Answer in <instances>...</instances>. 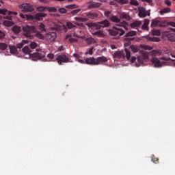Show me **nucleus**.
I'll return each mask as SVG.
<instances>
[{"label":"nucleus","instance_id":"nucleus-26","mask_svg":"<svg viewBox=\"0 0 175 175\" xmlns=\"http://www.w3.org/2000/svg\"><path fill=\"white\" fill-rule=\"evenodd\" d=\"M22 51L24 53V54H31V49H29V46H25L24 48H23Z\"/></svg>","mask_w":175,"mask_h":175},{"label":"nucleus","instance_id":"nucleus-11","mask_svg":"<svg viewBox=\"0 0 175 175\" xmlns=\"http://www.w3.org/2000/svg\"><path fill=\"white\" fill-rule=\"evenodd\" d=\"M45 38L46 40H50V42H54L57 39V33L54 31L49 32L45 35Z\"/></svg>","mask_w":175,"mask_h":175},{"label":"nucleus","instance_id":"nucleus-6","mask_svg":"<svg viewBox=\"0 0 175 175\" xmlns=\"http://www.w3.org/2000/svg\"><path fill=\"white\" fill-rule=\"evenodd\" d=\"M31 57L40 59V58L46 57V51L44 49H36V52L31 55Z\"/></svg>","mask_w":175,"mask_h":175},{"label":"nucleus","instance_id":"nucleus-61","mask_svg":"<svg viewBox=\"0 0 175 175\" xmlns=\"http://www.w3.org/2000/svg\"><path fill=\"white\" fill-rule=\"evenodd\" d=\"M6 12H8V10L6 9H1L0 8V14H6Z\"/></svg>","mask_w":175,"mask_h":175},{"label":"nucleus","instance_id":"nucleus-2","mask_svg":"<svg viewBox=\"0 0 175 175\" xmlns=\"http://www.w3.org/2000/svg\"><path fill=\"white\" fill-rule=\"evenodd\" d=\"M107 61H109V59L105 56L98 57L97 58L90 57V59H86L88 65L92 66L100 65V64H105V62H107Z\"/></svg>","mask_w":175,"mask_h":175},{"label":"nucleus","instance_id":"nucleus-18","mask_svg":"<svg viewBox=\"0 0 175 175\" xmlns=\"http://www.w3.org/2000/svg\"><path fill=\"white\" fill-rule=\"evenodd\" d=\"M165 36L167 38V39H168L170 40V42H175V33H167L165 34Z\"/></svg>","mask_w":175,"mask_h":175},{"label":"nucleus","instance_id":"nucleus-19","mask_svg":"<svg viewBox=\"0 0 175 175\" xmlns=\"http://www.w3.org/2000/svg\"><path fill=\"white\" fill-rule=\"evenodd\" d=\"M141 25H142V21H135L130 24V27L133 29L139 28V27H140Z\"/></svg>","mask_w":175,"mask_h":175},{"label":"nucleus","instance_id":"nucleus-44","mask_svg":"<svg viewBox=\"0 0 175 175\" xmlns=\"http://www.w3.org/2000/svg\"><path fill=\"white\" fill-rule=\"evenodd\" d=\"M5 49H8V44L0 42V50H5Z\"/></svg>","mask_w":175,"mask_h":175},{"label":"nucleus","instance_id":"nucleus-37","mask_svg":"<svg viewBox=\"0 0 175 175\" xmlns=\"http://www.w3.org/2000/svg\"><path fill=\"white\" fill-rule=\"evenodd\" d=\"M136 35V32L135 31H129L127 33H126L125 36L126 38H129L130 36H135Z\"/></svg>","mask_w":175,"mask_h":175},{"label":"nucleus","instance_id":"nucleus-13","mask_svg":"<svg viewBox=\"0 0 175 175\" xmlns=\"http://www.w3.org/2000/svg\"><path fill=\"white\" fill-rule=\"evenodd\" d=\"M124 57H125V55H124V51H118L115 52L113 55V58H114V59L124 58Z\"/></svg>","mask_w":175,"mask_h":175},{"label":"nucleus","instance_id":"nucleus-24","mask_svg":"<svg viewBox=\"0 0 175 175\" xmlns=\"http://www.w3.org/2000/svg\"><path fill=\"white\" fill-rule=\"evenodd\" d=\"M159 13L161 14V16H163V14L166 13H170V9L169 8H163L159 11Z\"/></svg>","mask_w":175,"mask_h":175},{"label":"nucleus","instance_id":"nucleus-50","mask_svg":"<svg viewBox=\"0 0 175 175\" xmlns=\"http://www.w3.org/2000/svg\"><path fill=\"white\" fill-rule=\"evenodd\" d=\"M124 51L126 53V58L129 60L131 58V53L126 49H124Z\"/></svg>","mask_w":175,"mask_h":175},{"label":"nucleus","instance_id":"nucleus-30","mask_svg":"<svg viewBox=\"0 0 175 175\" xmlns=\"http://www.w3.org/2000/svg\"><path fill=\"white\" fill-rule=\"evenodd\" d=\"M117 27H122L125 29L126 31H128V27H126V22H122L121 23H118L116 24Z\"/></svg>","mask_w":175,"mask_h":175},{"label":"nucleus","instance_id":"nucleus-4","mask_svg":"<svg viewBox=\"0 0 175 175\" xmlns=\"http://www.w3.org/2000/svg\"><path fill=\"white\" fill-rule=\"evenodd\" d=\"M19 9H21V12L23 13H29L31 12H33L35 8L33 5L29 3H25L18 5Z\"/></svg>","mask_w":175,"mask_h":175},{"label":"nucleus","instance_id":"nucleus-22","mask_svg":"<svg viewBox=\"0 0 175 175\" xmlns=\"http://www.w3.org/2000/svg\"><path fill=\"white\" fill-rule=\"evenodd\" d=\"M165 54H167V55H170L172 58H174L172 59H175V51L172 50L171 51H167L165 52Z\"/></svg>","mask_w":175,"mask_h":175},{"label":"nucleus","instance_id":"nucleus-51","mask_svg":"<svg viewBox=\"0 0 175 175\" xmlns=\"http://www.w3.org/2000/svg\"><path fill=\"white\" fill-rule=\"evenodd\" d=\"M25 17L27 18V20L29 21V20H35V16L31 15V14H26Z\"/></svg>","mask_w":175,"mask_h":175},{"label":"nucleus","instance_id":"nucleus-20","mask_svg":"<svg viewBox=\"0 0 175 175\" xmlns=\"http://www.w3.org/2000/svg\"><path fill=\"white\" fill-rule=\"evenodd\" d=\"M119 16H120V18H124V20H131V16H129V14L125 12L120 13Z\"/></svg>","mask_w":175,"mask_h":175},{"label":"nucleus","instance_id":"nucleus-63","mask_svg":"<svg viewBox=\"0 0 175 175\" xmlns=\"http://www.w3.org/2000/svg\"><path fill=\"white\" fill-rule=\"evenodd\" d=\"M161 68L162 66H167L169 65V63L167 62H161Z\"/></svg>","mask_w":175,"mask_h":175},{"label":"nucleus","instance_id":"nucleus-7","mask_svg":"<svg viewBox=\"0 0 175 175\" xmlns=\"http://www.w3.org/2000/svg\"><path fill=\"white\" fill-rule=\"evenodd\" d=\"M23 31L24 32V36L27 38H31V33L35 32V27L26 25L23 27Z\"/></svg>","mask_w":175,"mask_h":175},{"label":"nucleus","instance_id":"nucleus-32","mask_svg":"<svg viewBox=\"0 0 175 175\" xmlns=\"http://www.w3.org/2000/svg\"><path fill=\"white\" fill-rule=\"evenodd\" d=\"M92 55L94 54V47L89 48L88 50L85 52V55Z\"/></svg>","mask_w":175,"mask_h":175},{"label":"nucleus","instance_id":"nucleus-56","mask_svg":"<svg viewBox=\"0 0 175 175\" xmlns=\"http://www.w3.org/2000/svg\"><path fill=\"white\" fill-rule=\"evenodd\" d=\"M68 42H70V43H77V42H79V40H77V39H76V38H70V39H69V41Z\"/></svg>","mask_w":175,"mask_h":175},{"label":"nucleus","instance_id":"nucleus-48","mask_svg":"<svg viewBox=\"0 0 175 175\" xmlns=\"http://www.w3.org/2000/svg\"><path fill=\"white\" fill-rule=\"evenodd\" d=\"M39 29H40V31H42L43 32H46V28H45L44 24L40 23Z\"/></svg>","mask_w":175,"mask_h":175},{"label":"nucleus","instance_id":"nucleus-39","mask_svg":"<svg viewBox=\"0 0 175 175\" xmlns=\"http://www.w3.org/2000/svg\"><path fill=\"white\" fill-rule=\"evenodd\" d=\"M74 18L77 21H80V23H85V21H87V18H85L75 17Z\"/></svg>","mask_w":175,"mask_h":175},{"label":"nucleus","instance_id":"nucleus-10","mask_svg":"<svg viewBox=\"0 0 175 175\" xmlns=\"http://www.w3.org/2000/svg\"><path fill=\"white\" fill-rule=\"evenodd\" d=\"M86 25L89 27V29H90V31H98L100 29V25H99L98 22L86 23Z\"/></svg>","mask_w":175,"mask_h":175},{"label":"nucleus","instance_id":"nucleus-27","mask_svg":"<svg viewBox=\"0 0 175 175\" xmlns=\"http://www.w3.org/2000/svg\"><path fill=\"white\" fill-rule=\"evenodd\" d=\"M9 49L11 54H17V48L15 46H10Z\"/></svg>","mask_w":175,"mask_h":175},{"label":"nucleus","instance_id":"nucleus-17","mask_svg":"<svg viewBox=\"0 0 175 175\" xmlns=\"http://www.w3.org/2000/svg\"><path fill=\"white\" fill-rule=\"evenodd\" d=\"M47 14L46 13H38L34 16V20H38V21H42L43 20L42 17H46Z\"/></svg>","mask_w":175,"mask_h":175},{"label":"nucleus","instance_id":"nucleus-43","mask_svg":"<svg viewBox=\"0 0 175 175\" xmlns=\"http://www.w3.org/2000/svg\"><path fill=\"white\" fill-rule=\"evenodd\" d=\"M148 40H150V42H159L161 39L159 38H148Z\"/></svg>","mask_w":175,"mask_h":175},{"label":"nucleus","instance_id":"nucleus-15","mask_svg":"<svg viewBox=\"0 0 175 175\" xmlns=\"http://www.w3.org/2000/svg\"><path fill=\"white\" fill-rule=\"evenodd\" d=\"M98 25H100V28H107V27H110V23H109V21L104 20L103 21L98 22Z\"/></svg>","mask_w":175,"mask_h":175},{"label":"nucleus","instance_id":"nucleus-46","mask_svg":"<svg viewBox=\"0 0 175 175\" xmlns=\"http://www.w3.org/2000/svg\"><path fill=\"white\" fill-rule=\"evenodd\" d=\"M36 9L38 12H44V10L47 9V7L40 6V7H38Z\"/></svg>","mask_w":175,"mask_h":175},{"label":"nucleus","instance_id":"nucleus-23","mask_svg":"<svg viewBox=\"0 0 175 175\" xmlns=\"http://www.w3.org/2000/svg\"><path fill=\"white\" fill-rule=\"evenodd\" d=\"M85 41L88 44H95L96 43V40L93 38H86Z\"/></svg>","mask_w":175,"mask_h":175},{"label":"nucleus","instance_id":"nucleus-29","mask_svg":"<svg viewBox=\"0 0 175 175\" xmlns=\"http://www.w3.org/2000/svg\"><path fill=\"white\" fill-rule=\"evenodd\" d=\"M38 46H39V44L36 42H31L29 44V46L31 50H35V49H36Z\"/></svg>","mask_w":175,"mask_h":175},{"label":"nucleus","instance_id":"nucleus-49","mask_svg":"<svg viewBox=\"0 0 175 175\" xmlns=\"http://www.w3.org/2000/svg\"><path fill=\"white\" fill-rule=\"evenodd\" d=\"M160 59L161 61H175V59H173L172 58H170V57H161Z\"/></svg>","mask_w":175,"mask_h":175},{"label":"nucleus","instance_id":"nucleus-52","mask_svg":"<svg viewBox=\"0 0 175 175\" xmlns=\"http://www.w3.org/2000/svg\"><path fill=\"white\" fill-rule=\"evenodd\" d=\"M77 8H79V5L76 4H72L67 6L68 9H77Z\"/></svg>","mask_w":175,"mask_h":175},{"label":"nucleus","instance_id":"nucleus-36","mask_svg":"<svg viewBox=\"0 0 175 175\" xmlns=\"http://www.w3.org/2000/svg\"><path fill=\"white\" fill-rule=\"evenodd\" d=\"M3 25H5V27H12V25H13V22L10 21H4Z\"/></svg>","mask_w":175,"mask_h":175},{"label":"nucleus","instance_id":"nucleus-1","mask_svg":"<svg viewBox=\"0 0 175 175\" xmlns=\"http://www.w3.org/2000/svg\"><path fill=\"white\" fill-rule=\"evenodd\" d=\"M107 61H109V59L105 56L98 57L97 58L90 57V59H86L88 65L92 66L100 65V64H105V62H107Z\"/></svg>","mask_w":175,"mask_h":175},{"label":"nucleus","instance_id":"nucleus-64","mask_svg":"<svg viewBox=\"0 0 175 175\" xmlns=\"http://www.w3.org/2000/svg\"><path fill=\"white\" fill-rule=\"evenodd\" d=\"M168 25L170 27H174L175 28V23L174 22H169Z\"/></svg>","mask_w":175,"mask_h":175},{"label":"nucleus","instance_id":"nucleus-59","mask_svg":"<svg viewBox=\"0 0 175 175\" xmlns=\"http://www.w3.org/2000/svg\"><path fill=\"white\" fill-rule=\"evenodd\" d=\"M47 58L49 59H54V54L53 53H49L46 55Z\"/></svg>","mask_w":175,"mask_h":175},{"label":"nucleus","instance_id":"nucleus-14","mask_svg":"<svg viewBox=\"0 0 175 175\" xmlns=\"http://www.w3.org/2000/svg\"><path fill=\"white\" fill-rule=\"evenodd\" d=\"M85 16H87L88 18H91V20H95V18H97L98 15L96 12H85Z\"/></svg>","mask_w":175,"mask_h":175},{"label":"nucleus","instance_id":"nucleus-5","mask_svg":"<svg viewBox=\"0 0 175 175\" xmlns=\"http://www.w3.org/2000/svg\"><path fill=\"white\" fill-rule=\"evenodd\" d=\"M109 33L111 36H116V35L122 36V35L125 33V31H124L122 28L113 26L111 29L109 30Z\"/></svg>","mask_w":175,"mask_h":175},{"label":"nucleus","instance_id":"nucleus-38","mask_svg":"<svg viewBox=\"0 0 175 175\" xmlns=\"http://www.w3.org/2000/svg\"><path fill=\"white\" fill-rule=\"evenodd\" d=\"M139 47L141 49H143L144 50H148L149 51H150V50H152V47L148 45H140Z\"/></svg>","mask_w":175,"mask_h":175},{"label":"nucleus","instance_id":"nucleus-62","mask_svg":"<svg viewBox=\"0 0 175 175\" xmlns=\"http://www.w3.org/2000/svg\"><path fill=\"white\" fill-rule=\"evenodd\" d=\"M72 55L75 57L76 61L80 59V55L77 53H74Z\"/></svg>","mask_w":175,"mask_h":175},{"label":"nucleus","instance_id":"nucleus-55","mask_svg":"<svg viewBox=\"0 0 175 175\" xmlns=\"http://www.w3.org/2000/svg\"><path fill=\"white\" fill-rule=\"evenodd\" d=\"M80 12H81V9H77V10L72 11L70 12V14H73V15L77 14V13H80Z\"/></svg>","mask_w":175,"mask_h":175},{"label":"nucleus","instance_id":"nucleus-25","mask_svg":"<svg viewBox=\"0 0 175 175\" xmlns=\"http://www.w3.org/2000/svg\"><path fill=\"white\" fill-rule=\"evenodd\" d=\"M27 43H28V40H22L21 42L16 44V47H17V49H21V47H23V46H24V44H27Z\"/></svg>","mask_w":175,"mask_h":175},{"label":"nucleus","instance_id":"nucleus-35","mask_svg":"<svg viewBox=\"0 0 175 175\" xmlns=\"http://www.w3.org/2000/svg\"><path fill=\"white\" fill-rule=\"evenodd\" d=\"M130 49H131V51H133V53H137V51H139V46H137L131 45L130 46Z\"/></svg>","mask_w":175,"mask_h":175},{"label":"nucleus","instance_id":"nucleus-53","mask_svg":"<svg viewBox=\"0 0 175 175\" xmlns=\"http://www.w3.org/2000/svg\"><path fill=\"white\" fill-rule=\"evenodd\" d=\"M116 2L120 3V5H125V3H128V0H116Z\"/></svg>","mask_w":175,"mask_h":175},{"label":"nucleus","instance_id":"nucleus-3","mask_svg":"<svg viewBox=\"0 0 175 175\" xmlns=\"http://www.w3.org/2000/svg\"><path fill=\"white\" fill-rule=\"evenodd\" d=\"M139 53L142 56H138L137 57V62L135 64V66L139 68V66H142L143 64H144V61L147 62V61H150V58L148 57V53L146 51H139Z\"/></svg>","mask_w":175,"mask_h":175},{"label":"nucleus","instance_id":"nucleus-21","mask_svg":"<svg viewBox=\"0 0 175 175\" xmlns=\"http://www.w3.org/2000/svg\"><path fill=\"white\" fill-rule=\"evenodd\" d=\"M150 53L153 55V57H159V55L162 54V52L158 50H153Z\"/></svg>","mask_w":175,"mask_h":175},{"label":"nucleus","instance_id":"nucleus-47","mask_svg":"<svg viewBox=\"0 0 175 175\" xmlns=\"http://www.w3.org/2000/svg\"><path fill=\"white\" fill-rule=\"evenodd\" d=\"M152 35H154L155 36H161V31L158 29L153 30Z\"/></svg>","mask_w":175,"mask_h":175},{"label":"nucleus","instance_id":"nucleus-60","mask_svg":"<svg viewBox=\"0 0 175 175\" xmlns=\"http://www.w3.org/2000/svg\"><path fill=\"white\" fill-rule=\"evenodd\" d=\"M5 36H6V34L2 31H0V39H5Z\"/></svg>","mask_w":175,"mask_h":175},{"label":"nucleus","instance_id":"nucleus-34","mask_svg":"<svg viewBox=\"0 0 175 175\" xmlns=\"http://www.w3.org/2000/svg\"><path fill=\"white\" fill-rule=\"evenodd\" d=\"M35 36L36 38H38V39H44V36H43V34H42L40 31H37L36 33H35Z\"/></svg>","mask_w":175,"mask_h":175},{"label":"nucleus","instance_id":"nucleus-42","mask_svg":"<svg viewBox=\"0 0 175 175\" xmlns=\"http://www.w3.org/2000/svg\"><path fill=\"white\" fill-rule=\"evenodd\" d=\"M102 4L100 3H92L90 7V8H99Z\"/></svg>","mask_w":175,"mask_h":175},{"label":"nucleus","instance_id":"nucleus-28","mask_svg":"<svg viewBox=\"0 0 175 175\" xmlns=\"http://www.w3.org/2000/svg\"><path fill=\"white\" fill-rule=\"evenodd\" d=\"M12 31L14 33H19L21 31V27L18 26H14L12 27Z\"/></svg>","mask_w":175,"mask_h":175},{"label":"nucleus","instance_id":"nucleus-8","mask_svg":"<svg viewBox=\"0 0 175 175\" xmlns=\"http://www.w3.org/2000/svg\"><path fill=\"white\" fill-rule=\"evenodd\" d=\"M56 61L59 65H62L63 63L72 62V61L69 60V57L66 55H59L56 57Z\"/></svg>","mask_w":175,"mask_h":175},{"label":"nucleus","instance_id":"nucleus-58","mask_svg":"<svg viewBox=\"0 0 175 175\" xmlns=\"http://www.w3.org/2000/svg\"><path fill=\"white\" fill-rule=\"evenodd\" d=\"M158 158L155 157V156H152V162H154V163H158Z\"/></svg>","mask_w":175,"mask_h":175},{"label":"nucleus","instance_id":"nucleus-41","mask_svg":"<svg viewBox=\"0 0 175 175\" xmlns=\"http://www.w3.org/2000/svg\"><path fill=\"white\" fill-rule=\"evenodd\" d=\"M90 59V57H86L85 58V61L84 60H82V59H78L77 60V62H79V64H87L88 65V63H87V59Z\"/></svg>","mask_w":175,"mask_h":175},{"label":"nucleus","instance_id":"nucleus-16","mask_svg":"<svg viewBox=\"0 0 175 175\" xmlns=\"http://www.w3.org/2000/svg\"><path fill=\"white\" fill-rule=\"evenodd\" d=\"M92 35H94V36H98V38H105L106 35L105 34V31L102 30H98L97 31H92Z\"/></svg>","mask_w":175,"mask_h":175},{"label":"nucleus","instance_id":"nucleus-12","mask_svg":"<svg viewBox=\"0 0 175 175\" xmlns=\"http://www.w3.org/2000/svg\"><path fill=\"white\" fill-rule=\"evenodd\" d=\"M150 62L153 64L154 68H162V65L161 64V60L157 57H152L150 59Z\"/></svg>","mask_w":175,"mask_h":175},{"label":"nucleus","instance_id":"nucleus-31","mask_svg":"<svg viewBox=\"0 0 175 175\" xmlns=\"http://www.w3.org/2000/svg\"><path fill=\"white\" fill-rule=\"evenodd\" d=\"M74 38H78L79 39H85V36H80L79 34V31H75L73 33Z\"/></svg>","mask_w":175,"mask_h":175},{"label":"nucleus","instance_id":"nucleus-57","mask_svg":"<svg viewBox=\"0 0 175 175\" xmlns=\"http://www.w3.org/2000/svg\"><path fill=\"white\" fill-rule=\"evenodd\" d=\"M67 10L65 8H59V13H61L62 14H65L66 13Z\"/></svg>","mask_w":175,"mask_h":175},{"label":"nucleus","instance_id":"nucleus-54","mask_svg":"<svg viewBox=\"0 0 175 175\" xmlns=\"http://www.w3.org/2000/svg\"><path fill=\"white\" fill-rule=\"evenodd\" d=\"M131 5H133L134 6H139V2L136 0H131L130 1Z\"/></svg>","mask_w":175,"mask_h":175},{"label":"nucleus","instance_id":"nucleus-40","mask_svg":"<svg viewBox=\"0 0 175 175\" xmlns=\"http://www.w3.org/2000/svg\"><path fill=\"white\" fill-rule=\"evenodd\" d=\"M47 10H49L50 13H55V12L57 11L55 7H47Z\"/></svg>","mask_w":175,"mask_h":175},{"label":"nucleus","instance_id":"nucleus-45","mask_svg":"<svg viewBox=\"0 0 175 175\" xmlns=\"http://www.w3.org/2000/svg\"><path fill=\"white\" fill-rule=\"evenodd\" d=\"M66 25H67V27L69 29H72L73 28H76V26H75L73 24H72V23L70 22H68L66 23Z\"/></svg>","mask_w":175,"mask_h":175},{"label":"nucleus","instance_id":"nucleus-9","mask_svg":"<svg viewBox=\"0 0 175 175\" xmlns=\"http://www.w3.org/2000/svg\"><path fill=\"white\" fill-rule=\"evenodd\" d=\"M138 16L140 18H144V17H147V16H150V11L146 10V8L141 7L138 9Z\"/></svg>","mask_w":175,"mask_h":175},{"label":"nucleus","instance_id":"nucleus-33","mask_svg":"<svg viewBox=\"0 0 175 175\" xmlns=\"http://www.w3.org/2000/svg\"><path fill=\"white\" fill-rule=\"evenodd\" d=\"M111 21H112L113 23H120V21H121V20L120 18H118V17L113 16H111L110 18Z\"/></svg>","mask_w":175,"mask_h":175}]
</instances>
